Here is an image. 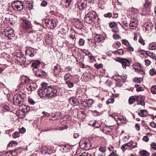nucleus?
<instances>
[{"mask_svg":"<svg viewBox=\"0 0 156 156\" xmlns=\"http://www.w3.org/2000/svg\"><path fill=\"white\" fill-rule=\"evenodd\" d=\"M41 87L38 90V94L41 97L51 98L57 96V90L51 86L46 83H43Z\"/></svg>","mask_w":156,"mask_h":156,"instance_id":"f257e3e1","label":"nucleus"},{"mask_svg":"<svg viewBox=\"0 0 156 156\" xmlns=\"http://www.w3.org/2000/svg\"><path fill=\"white\" fill-rule=\"evenodd\" d=\"M97 17V15L96 12L90 9L88 10V12L85 15L84 21L87 23L90 24L93 21H95L94 20L96 19Z\"/></svg>","mask_w":156,"mask_h":156,"instance_id":"f03ea898","label":"nucleus"},{"mask_svg":"<svg viewBox=\"0 0 156 156\" xmlns=\"http://www.w3.org/2000/svg\"><path fill=\"white\" fill-rule=\"evenodd\" d=\"M15 35L13 30L11 28H8L5 29L0 34L2 38L8 39H12L14 37Z\"/></svg>","mask_w":156,"mask_h":156,"instance_id":"7ed1b4c3","label":"nucleus"},{"mask_svg":"<svg viewBox=\"0 0 156 156\" xmlns=\"http://www.w3.org/2000/svg\"><path fill=\"white\" fill-rule=\"evenodd\" d=\"M80 146L81 148L86 150L90 149L91 145L90 144V142L89 140L86 139L85 140H82L80 141Z\"/></svg>","mask_w":156,"mask_h":156,"instance_id":"20e7f679","label":"nucleus"},{"mask_svg":"<svg viewBox=\"0 0 156 156\" xmlns=\"http://www.w3.org/2000/svg\"><path fill=\"white\" fill-rule=\"evenodd\" d=\"M21 26L24 30H27L31 29L32 25L30 22L27 20L23 19L21 23Z\"/></svg>","mask_w":156,"mask_h":156,"instance_id":"39448f33","label":"nucleus"},{"mask_svg":"<svg viewBox=\"0 0 156 156\" xmlns=\"http://www.w3.org/2000/svg\"><path fill=\"white\" fill-rule=\"evenodd\" d=\"M13 101L15 105H20L21 102H23V98L20 94H16L14 96Z\"/></svg>","mask_w":156,"mask_h":156,"instance_id":"423d86ee","label":"nucleus"},{"mask_svg":"<svg viewBox=\"0 0 156 156\" xmlns=\"http://www.w3.org/2000/svg\"><path fill=\"white\" fill-rule=\"evenodd\" d=\"M52 72L54 75L55 76L58 75L61 70L60 66L58 64L53 63L52 65Z\"/></svg>","mask_w":156,"mask_h":156,"instance_id":"0eeeda50","label":"nucleus"},{"mask_svg":"<svg viewBox=\"0 0 156 156\" xmlns=\"http://www.w3.org/2000/svg\"><path fill=\"white\" fill-rule=\"evenodd\" d=\"M12 5L14 9L16 10L21 11L23 9V5H21L20 2L18 1L12 2Z\"/></svg>","mask_w":156,"mask_h":156,"instance_id":"6e6552de","label":"nucleus"},{"mask_svg":"<svg viewBox=\"0 0 156 156\" xmlns=\"http://www.w3.org/2000/svg\"><path fill=\"white\" fill-rule=\"evenodd\" d=\"M113 129V126H106L102 129V131L106 134H112Z\"/></svg>","mask_w":156,"mask_h":156,"instance_id":"1a4fd4ad","label":"nucleus"},{"mask_svg":"<svg viewBox=\"0 0 156 156\" xmlns=\"http://www.w3.org/2000/svg\"><path fill=\"white\" fill-rule=\"evenodd\" d=\"M80 104L84 107V108L87 109L89 107L91 106L93 104V101L91 100H86L83 101L82 100L80 101Z\"/></svg>","mask_w":156,"mask_h":156,"instance_id":"9d476101","label":"nucleus"},{"mask_svg":"<svg viewBox=\"0 0 156 156\" xmlns=\"http://www.w3.org/2000/svg\"><path fill=\"white\" fill-rule=\"evenodd\" d=\"M130 28L131 29H135L138 25V22L136 19H132L129 24Z\"/></svg>","mask_w":156,"mask_h":156,"instance_id":"9b49d317","label":"nucleus"},{"mask_svg":"<svg viewBox=\"0 0 156 156\" xmlns=\"http://www.w3.org/2000/svg\"><path fill=\"white\" fill-rule=\"evenodd\" d=\"M74 26L77 29H81L83 27V25L80 20L76 19L74 22Z\"/></svg>","mask_w":156,"mask_h":156,"instance_id":"f8f14e48","label":"nucleus"},{"mask_svg":"<svg viewBox=\"0 0 156 156\" xmlns=\"http://www.w3.org/2000/svg\"><path fill=\"white\" fill-rule=\"evenodd\" d=\"M142 96L139 95L137 96H131L129 98V102L130 105L133 104L135 101H136L138 98H142Z\"/></svg>","mask_w":156,"mask_h":156,"instance_id":"ddd939ff","label":"nucleus"},{"mask_svg":"<svg viewBox=\"0 0 156 156\" xmlns=\"http://www.w3.org/2000/svg\"><path fill=\"white\" fill-rule=\"evenodd\" d=\"M119 62L122 63L123 68H126V66H129L130 65L129 61L126 59L121 58Z\"/></svg>","mask_w":156,"mask_h":156,"instance_id":"4468645a","label":"nucleus"},{"mask_svg":"<svg viewBox=\"0 0 156 156\" xmlns=\"http://www.w3.org/2000/svg\"><path fill=\"white\" fill-rule=\"evenodd\" d=\"M35 71H36L35 75L37 76L43 78L46 75V73L43 70L38 69Z\"/></svg>","mask_w":156,"mask_h":156,"instance_id":"2eb2a0df","label":"nucleus"},{"mask_svg":"<svg viewBox=\"0 0 156 156\" xmlns=\"http://www.w3.org/2000/svg\"><path fill=\"white\" fill-rule=\"evenodd\" d=\"M94 40L96 42H101L102 43L104 42L105 38L101 35L97 34L94 37Z\"/></svg>","mask_w":156,"mask_h":156,"instance_id":"dca6fc26","label":"nucleus"},{"mask_svg":"<svg viewBox=\"0 0 156 156\" xmlns=\"http://www.w3.org/2000/svg\"><path fill=\"white\" fill-rule=\"evenodd\" d=\"M25 53L30 57H33L36 54V52L32 48H29L27 49L25 51Z\"/></svg>","mask_w":156,"mask_h":156,"instance_id":"f3484780","label":"nucleus"},{"mask_svg":"<svg viewBox=\"0 0 156 156\" xmlns=\"http://www.w3.org/2000/svg\"><path fill=\"white\" fill-rule=\"evenodd\" d=\"M86 2H80L76 5V6L80 10H83L85 9L86 6Z\"/></svg>","mask_w":156,"mask_h":156,"instance_id":"a211bd4d","label":"nucleus"},{"mask_svg":"<svg viewBox=\"0 0 156 156\" xmlns=\"http://www.w3.org/2000/svg\"><path fill=\"white\" fill-rule=\"evenodd\" d=\"M62 4L64 8L68 7L70 5L72 0H61Z\"/></svg>","mask_w":156,"mask_h":156,"instance_id":"6ab92c4d","label":"nucleus"},{"mask_svg":"<svg viewBox=\"0 0 156 156\" xmlns=\"http://www.w3.org/2000/svg\"><path fill=\"white\" fill-rule=\"evenodd\" d=\"M17 61L21 64V65H23L24 66L25 65H27V64L26 62V57L23 55L21 56L20 58H19V59H17Z\"/></svg>","mask_w":156,"mask_h":156,"instance_id":"aec40b11","label":"nucleus"},{"mask_svg":"<svg viewBox=\"0 0 156 156\" xmlns=\"http://www.w3.org/2000/svg\"><path fill=\"white\" fill-rule=\"evenodd\" d=\"M69 103L73 106L77 105L79 103L77 99L74 97L70 98L69 99Z\"/></svg>","mask_w":156,"mask_h":156,"instance_id":"412c9836","label":"nucleus"},{"mask_svg":"<svg viewBox=\"0 0 156 156\" xmlns=\"http://www.w3.org/2000/svg\"><path fill=\"white\" fill-rule=\"evenodd\" d=\"M61 147V150L64 153H66L70 151V146L69 145L64 144L62 145Z\"/></svg>","mask_w":156,"mask_h":156,"instance_id":"4be33fe9","label":"nucleus"},{"mask_svg":"<svg viewBox=\"0 0 156 156\" xmlns=\"http://www.w3.org/2000/svg\"><path fill=\"white\" fill-rule=\"evenodd\" d=\"M41 63V62L39 61L36 60L33 61L31 66L34 68V69H33L34 72L35 71L34 69H37L39 65H40Z\"/></svg>","mask_w":156,"mask_h":156,"instance_id":"5701e85b","label":"nucleus"},{"mask_svg":"<svg viewBox=\"0 0 156 156\" xmlns=\"http://www.w3.org/2000/svg\"><path fill=\"white\" fill-rule=\"evenodd\" d=\"M27 87L29 88L31 90H35L37 87V85L36 83H32L27 85Z\"/></svg>","mask_w":156,"mask_h":156,"instance_id":"b1692460","label":"nucleus"},{"mask_svg":"<svg viewBox=\"0 0 156 156\" xmlns=\"http://www.w3.org/2000/svg\"><path fill=\"white\" fill-rule=\"evenodd\" d=\"M138 114L141 117H145L147 116L148 114L147 111L146 110H140Z\"/></svg>","mask_w":156,"mask_h":156,"instance_id":"393cba45","label":"nucleus"},{"mask_svg":"<svg viewBox=\"0 0 156 156\" xmlns=\"http://www.w3.org/2000/svg\"><path fill=\"white\" fill-rule=\"evenodd\" d=\"M73 76L70 73H67L64 75V80L66 81H68V80H71Z\"/></svg>","mask_w":156,"mask_h":156,"instance_id":"a878e982","label":"nucleus"},{"mask_svg":"<svg viewBox=\"0 0 156 156\" xmlns=\"http://www.w3.org/2000/svg\"><path fill=\"white\" fill-rule=\"evenodd\" d=\"M50 27L51 29H53L55 28L56 26L57 23L55 20L51 19L50 20Z\"/></svg>","mask_w":156,"mask_h":156,"instance_id":"bb28decb","label":"nucleus"},{"mask_svg":"<svg viewBox=\"0 0 156 156\" xmlns=\"http://www.w3.org/2000/svg\"><path fill=\"white\" fill-rule=\"evenodd\" d=\"M152 25L151 24L147 23H145L144 25L145 27V31L149 30H151Z\"/></svg>","mask_w":156,"mask_h":156,"instance_id":"cd10ccee","label":"nucleus"},{"mask_svg":"<svg viewBox=\"0 0 156 156\" xmlns=\"http://www.w3.org/2000/svg\"><path fill=\"white\" fill-rule=\"evenodd\" d=\"M133 144V142L132 141H130L129 142L125 144H124L121 147V149L122 150L124 151V150L125 148L126 147H131Z\"/></svg>","mask_w":156,"mask_h":156,"instance_id":"c85d7f7f","label":"nucleus"},{"mask_svg":"<svg viewBox=\"0 0 156 156\" xmlns=\"http://www.w3.org/2000/svg\"><path fill=\"white\" fill-rule=\"evenodd\" d=\"M29 79L28 78L25 77H23L22 78L21 80H20V84L22 85L25 84L29 82Z\"/></svg>","mask_w":156,"mask_h":156,"instance_id":"c756f323","label":"nucleus"},{"mask_svg":"<svg viewBox=\"0 0 156 156\" xmlns=\"http://www.w3.org/2000/svg\"><path fill=\"white\" fill-rule=\"evenodd\" d=\"M149 50H156V43H150L149 46Z\"/></svg>","mask_w":156,"mask_h":156,"instance_id":"7c9ffc66","label":"nucleus"},{"mask_svg":"<svg viewBox=\"0 0 156 156\" xmlns=\"http://www.w3.org/2000/svg\"><path fill=\"white\" fill-rule=\"evenodd\" d=\"M151 1L147 0H145V2L144 4V6L146 8H149L151 7Z\"/></svg>","mask_w":156,"mask_h":156,"instance_id":"2f4dec72","label":"nucleus"},{"mask_svg":"<svg viewBox=\"0 0 156 156\" xmlns=\"http://www.w3.org/2000/svg\"><path fill=\"white\" fill-rule=\"evenodd\" d=\"M26 5L30 9H31L33 8V2H30L28 1H27L26 2Z\"/></svg>","mask_w":156,"mask_h":156,"instance_id":"473e14b6","label":"nucleus"},{"mask_svg":"<svg viewBox=\"0 0 156 156\" xmlns=\"http://www.w3.org/2000/svg\"><path fill=\"white\" fill-rule=\"evenodd\" d=\"M139 154L141 156H148L149 155V153L146 150H142L140 151Z\"/></svg>","mask_w":156,"mask_h":156,"instance_id":"72a5a7b5","label":"nucleus"},{"mask_svg":"<svg viewBox=\"0 0 156 156\" xmlns=\"http://www.w3.org/2000/svg\"><path fill=\"white\" fill-rule=\"evenodd\" d=\"M48 150H50V149H49L48 148H47L46 147H44L41 149V152L43 154H49L48 152Z\"/></svg>","mask_w":156,"mask_h":156,"instance_id":"f704fd0d","label":"nucleus"},{"mask_svg":"<svg viewBox=\"0 0 156 156\" xmlns=\"http://www.w3.org/2000/svg\"><path fill=\"white\" fill-rule=\"evenodd\" d=\"M115 54L119 55H122L123 54L124 52L122 49H119L115 51Z\"/></svg>","mask_w":156,"mask_h":156,"instance_id":"c9c22d12","label":"nucleus"},{"mask_svg":"<svg viewBox=\"0 0 156 156\" xmlns=\"http://www.w3.org/2000/svg\"><path fill=\"white\" fill-rule=\"evenodd\" d=\"M17 144V142L16 141H12L9 142V147H12L13 146H16Z\"/></svg>","mask_w":156,"mask_h":156,"instance_id":"e433bc0d","label":"nucleus"},{"mask_svg":"<svg viewBox=\"0 0 156 156\" xmlns=\"http://www.w3.org/2000/svg\"><path fill=\"white\" fill-rule=\"evenodd\" d=\"M70 80L67 81L66 82V84L67 85L68 87L69 88H72L74 86V84L73 83L71 82Z\"/></svg>","mask_w":156,"mask_h":156,"instance_id":"4c0bfd02","label":"nucleus"},{"mask_svg":"<svg viewBox=\"0 0 156 156\" xmlns=\"http://www.w3.org/2000/svg\"><path fill=\"white\" fill-rule=\"evenodd\" d=\"M121 45L120 43L118 41H117V42L115 43L113 45L112 47L113 48H118L119 46Z\"/></svg>","mask_w":156,"mask_h":156,"instance_id":"58836bf2","label":"nucleus"},{"mask_svg":"<svg viewBox=\"0 0 156 156\" xmlns=\"http://www.w3.org/2000/svg\"><path fill=\"white\" fill-rule=\"evenodd\" d=\"M142 80V79L141 78H135L133 79V81L137 83H140Z\"/></svg>","mask_w":156,"mask_h":156,"instance_id":"ea45409f","label":"nucleus"},{"mask_svg":"<svg viewBox=\"0 0 156 156\" xmlns=\"http://www.w3.org/2000/svg\"><path fill=\"white\" fill-rule=\"evenodd\" d=\"M122 42L123 44L127 46L128 45H129L130 44L129 42L126 39H122Z\"/></svg>","mask_w":156,"mask_h":156,"instance_id":"a19ab883","label":"nucleus"},{"mask_svg":"<svg viewBox=\"0 0 156 156\" xmlns=\"http://www.w3.org/2000/svg\"><path fill=\"white\" fill-rule=\"evenodd\" d=\"M106 150L105 147L104 146H101L99 148L100 151L102 153L105 152Z\"/></svg>","mask_w":156,"mask_h":156,"instance_id":"79ce46f5","label":"nucleus"},{"mask_svg":"<svg viewBox=\"0 0 156 156\" xmlns=\"http://www.w3.org/2000/svg\"><path fill=\"white\" fill-rule=\"evenodd\" d=\"M151 91L153 94H156V85H154L151 88Z\"/></svg>","mask_w":156,"mask_h":156,"instance_id":"37998d69","label":"nucleus"},{"mask_svg":"<svg viewBox=\"0 0 156 156\" xmlns=\"http://www.w3.org/2000/svg\"><path fill=\"white\" fill-rule=\"evenodd\" d=\"M119 77L120 79H122L123 80H125L127 78V76L126 75L122 74L121 75H119Z\"/></svg>","mask_w":156,"mask_h":156,"instance_id":"c03bdc74","label":"nucleus"},{"mask_svg":"<svg viewBox=\"0 0 156 156\" xmlns=\"http://www.w3.org/2000/svg\"><path fill=\"white\" fill-rule=\"evenodd\" d=\"M12 135L13 138H16L20 136V134L18 132L16 131Z\"/></svg>","mask_w":156,"mask_h":156,"instance_id":"a18cd8bd","label":"nucleus"},{"mask_svg":"<svg viewBox=\"0 0 156 156\" xmlns=\"http://www.w3.org/2000/svg\"><path fill=\"white\" fill-rule=\"evenodd\" d=\"M151 146L152 149L156 150V143L152 142L151 144Z\"/></svg>","mask_w":156,"mask_h":156,"instance_id":"49530a36","label":"nucleus"},{"mask_svg":"<svg viewBox=\"0 0 156 156\" xmlns=\"http://www.w3.org/2000/svg\"><path fill=\"white\" fill-rule=\"evenodd\" d=\"M2 110L5 112L9 110V107L7 106H4L2 107Z\"/></svg>","mask_w":156,"mask_h":156,"instance_id":"de8ad7c7","label":"nucleus"},{"mask_svg":"<svg viewBox=\"0 0 156 156\" xmlns=\"http://www.w3.org/2000/svg\"><path fill=\"white\" fill-rule=\"evenodd\" d=\"M126 49L130 51H133L134 50L133 48L130 45V44L127 47Z\"/></svg>","mask_w":156,"mask_h":156,"instance_id":"09e8293b","label":"nucleus"},{"mask_svg":"<svg viewBox=\"0 0 156 156\" xmlns=\"http://www.w3.org/2000/svg\"><path fill=\"white\" fill-rule=\"evenodd\" d=\"M114 101V100L113 98H108L106 101V104H107L113 103Z\"/></svg>","mask_w":156,"mask_h":156,"instance_id":"8fccbe9b","label":"nucleus"},{"mask_svg":"<svg viewBox=\"0 0 156 156\" xmlns=\"http://www.w3.org/2000/svg\"><path fill=\"white\" fill-rule=\"evenodd\" d=\"M102 65L101 64H95L94 65V67L97 69H99L102 67Z\"/></svg>","mask_w":156,"mask_h":156,"instance_id":"3c124183","label":"nucleus"},{"mask_svg":"<svg viewBox=\"0 0 156 156\" xmlns=\"http://www.w3.org/2000/svg\"><path fill=\"white\" fill-rule=\"evenodd\" d=\"M143 51H145L144 50L142 51H138V53H139L140 56L141 57L144 58L145 56V54L144 52H143Z\"/></svg>","mask_w":156,"mask_h":156,"instance_id":"603ef678","label":"nucleus"},{"mask_svg":"<svg viewBox=\"0 0 156 156\" xmlns=\"http://www.w3.org/2000/svg\"><path fill=\"white\" fill-rule=\"evenodd\" d=\"M104 16L105 17L110 18L112 16V14L111 12H108L104 14Z\"/></svg>","mask_w":156,"mask_h":156,"instance_id":"864d4df0","label":"nucleus"},{"mask_svg":"<svg viewBox=\"0 0 156 156\" xmlns=\"http://www.w3.org/2000/svg\"><path fill=\"white\" fill-rule=\"evenodd\" d=\"M76 34V33L75 31H73L72 32V33L70 35L69 37L70 38L72 39H74L75 38V35Z\"/></svg>","mask_w":156,"mask_h":156,"instance_id":"5fc2aeb1","label":"nucleus"},{"mask_svg":"<svg viewBox=\"0 0 156 156\" xmlns=\"http://www.w3.org/2000/svg\"><path fill=\"white\" fill-rule=\"evenodd\" d=\"M116 23L115 22H112L110 23L109 26L110 28H113L116 26Z\"/></svg>","mask_w":156,"mask_h":156,"instance_id":"6e6d98bb","label":"nucleus"},{"mask_svg":"<svg viewBox=\"0 0 156 156\" xmlns=\"http://www.w3.org/2000/svg\"><path fill=\"white\" fill-rule=\"evenodd\" d=\"M113 37V38L115 40L118 39L120 38V36L117 34H114Z\"/></svg>","mask_w":156,"mask_h":156,"instance_id":"4d7b16f0","label":"nucleus"},{"mask_svg":"<svg viewBox=\"0 0 156 156\" xmlns=\"http://www.w3.org/2000/svg\"><path fill=\"white\" fill-rule=\"evenodd\" d=\"M20 53H20L17 52L16 53V54L15 55V57L17 58L16 59H19V58H20V57L21 56H23V55H22V54H21Z\"/></svg>","mask_w":156,"mask_h":156,"instance_id":"13d9d810","label":"nucleus"},{"mask_svg":"<svg viewBox=\"0 0 156 156\" xmlns=\"http://www.w3.org/2000/svg\"><path fill=\"white\" fill-rule=\"evenodd\" d=\"M84 43L85 41L83 39L80 38V39L79 44L81 46L83 45L84 44Z\"/></svg>","mask_w":156,"mask_h":156,"instance_id":"bf43d9fd","label":"nucleus"},{"mask_svg":"<svg viewBox=\"0 0 156 156\" xmlns=\"http://www.w3.org/2000/svg\"><path fill=\"white\" fill-rule=\"evenodd\" d=\"M138 41L142 45H144L145 44L144 41L143 40V38L141 37L139 38L138 40Z\"/></svg>","mask_w":156,"mask_h":156,"instance_id":"052dcab7","label":"nucleus"},{"mask_svg":"<svg viewBox=\"0 0 156 156\" xmlns=\"http://www.w3.org/2000/svg\"><path fill=\"white\" fill-rule=\"evenodd\" d=\"M43 22L45 23V26H47L48 25H50V20H45Z\"/></svg>","mask_w":156,"mask_h":156,"instance_id":"680f3d73","label":"nucleus"},{"mask_svg":"<svg viewBox=\"0 0 156 156\" xmlns=\"http://www.w3.org/2000/svg\"><path fill=\"white\" fill-rule=\"evenodd\" d=\"M88 56L90 60H91V61H92V59L94 58V57L93 56V55L90 52L88 53Z\"/></svg>","mask_w":156,"mask_h":156,"instance_id":"e2e57ef3","label":"nucleus"},{"mask_svg":"<svg viewBox=\"0 0 156 156\" xmlns=\"http://www.w3.org/2000/svg\"><path fill=\"white\" fill-rule=\"evenodd\" d=\"M28 102L31 105H33L35 103V101L31 98L28 99Z\"/></svg>","mask_w":156,"mask_h":156,"instance_id":"0e129e2a","label":"nucleus"},{"mask_svg":"<svg viewBox=\"0 0 156 156\" xmlns=\"http://www.w3.org/2000/svg\"><path fill=\"white\" fill-rule=\"evenodd\" d=\"M47 5V2L45 1H43L41 3V5L43 7H45Z\"/></svg>","mask_w":156,"mask_h":156,"instance_id":"69168bd1","label":"nucleus"},{"mask_svg":"<svg viewBox=\"0 0 156 156\" xmlns=\"http://www.w3.org/2000/svg\"><path fill=\"white\" fill-rule=\"evenodd\" d=\"M155 73V72L153 69H151L150 70L149 73L151 76L154 75Z\"/></svg>","mask_w":156,"mask_h":156,"instance_id":"338daca9","label":"nucleus"},{"mask_svg":"<svg viewBox=\"0 0 156 156\" xmlns=\"http://www.w3.org/2000/svg\"><path fill=\"white\" fill-rule=\"evenodd\" d=\"M116 154V150H114L108 156H115Z\"/></svg>","mask_w":156,"mask_h":156,"instance_id":"774afa93","label":"nucleus"}]
</instances>
